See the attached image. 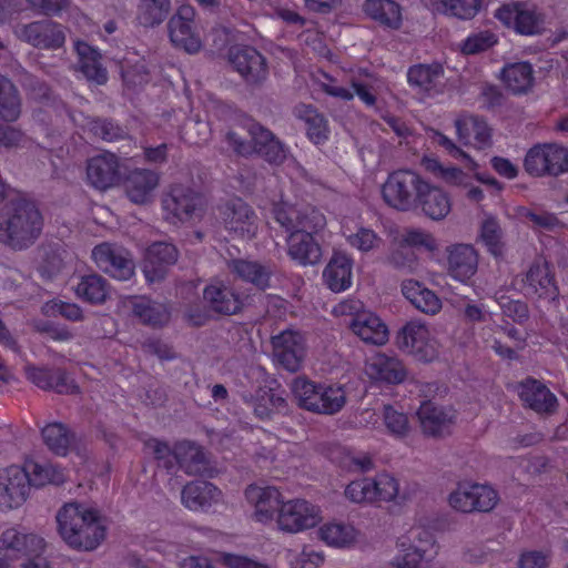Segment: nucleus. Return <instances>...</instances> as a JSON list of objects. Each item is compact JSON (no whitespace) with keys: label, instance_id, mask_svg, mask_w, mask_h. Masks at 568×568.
<instances>
[{"label":"nucleus","instance_id":"17","mask_svg":"<svg viewBox=\"0 0 568 568\" xmlns=\"http://www.w3.org/2000/svg\"><path fill=\"white\" fill-rule=\"evenodd\" d=\"M229 55L234 69L247 83L257 84L266 79V59L255 48L235 45L230 49Z\"/></svg>","mask_w":568,"mask_h":568},{"label":"nucleus","instance_id":"9","mask_svg":"<svg viewBox=\"0 0 568 568\" xmlns=\"http://www.w3.org/2000/svg\"><path fill=\"white\" fill-rule=\"evenodd\" d=\"M169 37L175 48L194 54L202 48V40L195 23V11L190 6H182L168 23Z\"/></svg>","mask_w":568,"mask_h":568},{"label":"nucleus","instance_id":"26","mask_svg":"<svg viewBox=\"0 0 568 568\" xmlns=\"http://www.w3.org/2000/svg\"><path fill=\"white\" fill-rule=\"evenodd\" d=\"M245 497L255 508V517L258 521H267L277 513L280 514L282 499L275 487H260L251 485L245 490Z\"/></svg>","mask_w":568,"mask_h":568},{"label":"nucleus","instance_id":"37","mask_svg":"<svg viewBox=\"0 0 568 568\" xmlns=\"http://www.w3.org/2000/svg\"><path fill=\"white\" fill-rule=\"evenodd\" d=\"M417 416L426 435L442 437L449 432L452 417L443 407L436 406L433 402H424Z\"/></svg>","mask_w":568,"mask_h":568},{"label":"nucleus","instance_id":"59","mask_svg":"<svg viewBox=\"0 0 568 568\" xmlns=\"http://www.w3.org/2000/svg\"><path fill=\"white\" fill-rule=\"evenodd\" d=\"M430 132V140L433 144L442 148L448 155L456 160H460L476 165L473 158L464 150H462L450 138H448L438 130H432Z\"/></svg>","mask_w":568,"mask_h":568},{"label":"nucleus","instance_id":"57","mask_svg":"<svg viewBox=\"0 0 568 568\" xmlns=\"http://www.w3.org/2000/svg\"><path fill=\"white\" fill-rule=\"evenodd\" d=\"M144 448L153 455L159 467L166 470H172L175 467V447L172 449L168 443L150 438L144 443Z\"/></svg>","mask_w":568,"mask_h":568},{"label":"nucleus","instance_id":"41","mask_svg":"<svg viewBox=\"0 0 568 568\" xmlns=\"http://www.w3.org/2000/svg\"><path fill=\"white\" fill-rule=\"evenodd\" d=\"M296 113L305 122L306 136L312 143L322 145L328 140V121L313 105L302 104L296 108Z\"/></svg>","mask_w":568,"mask_h":568},{"label":"nucleus","instance_id":"23","mask_svg":"<svg viewBox=\"0 0 568 568\" xmlns=\"http://www.w3.org/2000/svg\"><path fill=\"white\" fill-rule=\"evenodd\" d=\"M366 375L378 383L397 385L406 379L407 371L404 364L394 356L377 353L365 363Z\"/></svg>","mask_w":568,"mask_h":568},{"label":"nucleus","instance_id":"52","mask_svg":"<svg viewBox=\"0 0 568 568\" xmlns=\"http://www.w3.org/2000/svg\"><path fill=\"white\" fill-rule=\"evenodd\" d=\"M30 487H41L47 484L61 485L64 483L65 477L61 469L51 464H30L28 466Z\"/></svg>","mask_w":568,"mask_h":568},{"label":"nucleus","instance_id":"20","mask_svg":"<svg viewBox=\"0 0 568 568\" xmlns=\"http://www.w3.org/2000/svg\"><path fill=\"white\" fill-rule=\"evenodd\" d=\"M456 135L465 146L484 150L491 144V129L478 115L460 114L455 120Z\"/></svg>","mask_w":568,"mask_h":568},{"label":"nucleus","instance_id":"61","mask_svg":"<svg viewBox=\"0 0 568 568\" xmlns=\"http://www.w3.org/2000/svg\"><path fill=\"white\" fill-rule=\"evenodd\" d=\"M503 237V230L494 216L486 217L480 225V239L487 248H497Z\"/></svg>","mask_w":568,"mask_h":568},{"label":"nucleus","instance_id":"12","mask_svg":"<svg viewBox=\"0 0 568 568\" xmlns=\"http://www.w3.org/2000/svg\"><path fill=\"white\" fill-rule=\"evenodd\" d=\"M202 301L205 310L220 316L239 314L244 307L241 294L219 278H213L205 285Z\"/></svg>","mask_w":568,"mask_h":568},{"label":"nucleus","instance_id":"60","mask_svg":"<svg viewBox=\"0 0 568 568\" xmlns=\"http://www.w3.org/2000/svg\"><path fill=\"white\" fill-rule=\"evenodd\" d=\"M372 481L374 483L375 500L389 501L397 496L398 483L393 476L381 474L372 479Z\"/></svg>","mask_w":568,"mask_h":568},{"label":"nucleus","instance_id":"46","mask_svg":"<svg viewBox=\"0 0 568 568\" xmlns=\"http://www.w3.org/2000/svg\"><path fill=\"white\" fill-rule=\"evenodd\" d=\"M21 113V101L17 88L0 74V118L7 122L16 121Z\"/></svg>","mask_w":568,"mask_h":568},{"label":"nucleus","instance_id":"62","mask_svg":"<svg viewBox=\"0 0 568 568\" xmlns=\"http://www.w3.org/2000/svg\"><path fill=\"white\" fill-rule=\"evenodd\" d=\"M91 131L94 135L104 141L113 142L122 138V129L109 119H98L92 121Z\"/></svg>","mask_w":568,"mask_h":568},{"label":"nucleus","instance_id":"8","mask_svg":"<svg viewBox=\"0 0 568 568\" xmlns=\"http://www.w3.org/2000/svg\"><path fill=\"white\" fill-rule=\"evenodd\" d=\"M87 183L98 191H106L123 181L120 158L111 152L91 156L85 166Z\"/></svg>","mask_w":568,"mask_h":568},{"label":"nucleus","instance_id":"15","mask_svg":"<svg viewBox=\"0 0 568 568\" xmlns=\"http://www.w3.org/2000/svg\"><path fill=\"white\" fill-rule=\"evenodd\" d=\"M320 510L304 499L282 501L277 523L282 530L297 532L312 528L320 521Z\"/></svg>","mask_w":568,"mask_h":568},{"label":"nucleus","instance_id":"5","mask_svg":"<svg viewBox=\"0 0 568 568\" xmlns=\"http://www.w3.org/2000/svg\"><path fill=\"white\" fill-rule=\"evenodd\" d=\"M248 132L252 143L241 139L234 132L227 133V141L237 154L246 156L256 153L268 164L275 166L285 162L290 149L271 130L255 122L251 124Z\"/></svg>","mask_w":568,"mask_h":568},{"label":"nucleus","instance_id":"43","mask_svg":"<svg viewBox=\"0 0 568 568\" xmlns=\"http://www.w3.org/2000/svg\"><path fill=\"white\" fill-rule=\"evenodd\" d=\"M179 251H145L143 273L149 283L163 280L168 267L178 261Z\"/></svg>","mask_w":568,"mask_h":568},{"label":"nucleus","instance_id":"13","mask_svg":"<svg viewBox=\"0 0 568 568\" xmlns=\"http://www.w3.org/2000/svg\"><path fill=\"white\" fill-rule=\"evenodd\" d=\"M225 227L233 237L250 240L257 232V216L241 197L227 201L221 211Z\"/></svg>","mask_w":568,"mask_h":568},{"label":"nucleus","instance_id":"54","mask_svg":"<svg viewBox=\"0 0 568 568\" xmlns=\"http://www.w3.org/2000/svg\"><path fill=\"white\" fill-rule=\"evenodd\" d=\"M318 532L327 545L338 548L348 547L355 540L353 527L343 524L325 525Z\"/></svg>","mask_w":568,"mask_h":568},{"label":"nucleus","instance_id":"2","mask_svg":"<svg viewBox=\"0 0 568 568\" xmlns=\"http://www.w3.org/2000/svg\"><path fill=\"white\" fill-rule=\"evenodd\" d=\"M57 523L63 541L79 551L94 550L105 538L99 511L80 503L65 504L57 514Z\"/></svg>","mask_w":568,"mask_h":568},{"label":"nucleus","instance_id":"51","mask_svg":"<svg viewBox=\"0 0 568 568\" xmlns=\"http://www.w3.org/2000/svg\"><path fill=\"white\" fill-rule=\"evenodd\" d=\"M407 545L430 558L437 554L433 532L423 527L412 528L407 536L398 539V547H406Z\"/></svg>","mask_w":568,"mask_h":568},{"label":"nucleus","instance_id":"45","mask_svg":"<svg viewBox=\"0 0 568 568\" xmlns=\"http://www.w3.org/2000/svg\"><path fill=\"white\" fill-rule=\"evenodd\" d=\"M478 256L477 251H449L448 272L460 281L469 280L477 271Z\"/></svg>","mask_w":568,"mask_h":568},{"label":"nucleus","instance_id":"55","mask_svg":"<svg viewBox=\"0 0 568 568\" xmlns=\"http://www.w3.org/2000/svg\"><path fill=\"white\" fill-rule=\"evenodd\" d=\"M383 419L387 430L395 437L404 438L410 432L409 420L406 414L397 410L392 405L383 408Z\"/></svg>","mask_w":568,"mask_h":568},{"label":"nucleus","instance_id":"7","mask_svg":"<svg viewBox=\"0 0 568 568\" xmlns=\"http://www.w3.org/2000/svg\"><path fill=\"white\" fill-rule=\"evenodd\" d=\"M524 168L531 176H559L568 172V149L557 143L536 144L527 151Z\"/></svg>","mask_w":568,"mask_h":568},{"label":"nucleus","instance_id":"21","mask_svg":"<svg viewBox=\"0 0 568 568\" xmlns=\"http://www.w3.org/2000/svg\"><path fill=\"white\" fill-rule=\"evenodd\" d=\"M22 38L39 49L55 50L65 42L63 27L52 20L33 21L22 29Z\"/></svg>","mask_w":568,"mask_h":568},{"label":"nucleus","instance_id":"29","mask_svg":"<svg viewBox=\"0 0 568 568\" xmlns=\"http://www.w3.org/2000/svg\"><path fill=\"white\" fill-rule=\"evenodd\" d=\"M220 496V489L205 480L191 481L181 491L182 504L190 510H206L219 501Z\"/></svg>","mask_w":568,"mask_h":568},{"label":"nucleus","instance_id":"4","mask_svg":"<svg viewBox=\"0 0 568 568\" xmlns=\"http://www.w3.org/2000/svg\"><path fill=\"white\" fill-rule=\"evenodd\" d=\"M291 388L298 406L312 413L334 415L346 404V393L342 386L317 384L305 377H296Z\"/></svg>","mask_w":568,"mask_h":568},{"label":"nucleus","instance_id":"44","mask_svg":"<svg viewBox=\"0 0 568 568\" xmlns=\"http://www.w3.org/2000/svg\"><path fill=\"white\" fill-rule=\"evenodd\" d=\"M171 0H140L136 7V20L145 28L161 24L169 16Z\"/></svg>","mask_w":568,"mask_h":568},{"label":"nucleus","instance_id":"40","mask_svg":"<svg viewBox=\"0 0 568 568\" xmlns=\"http://www.w3.org/2000/svg\"><path fill=\"white\" fill-rule=\"evenodd\" d=\"M132 313L144 325L161 327L170 320L166 306L149 297H135L132 301Z\"/></svg>","mask_w":568,"mask_h":568},{"label":"nucleus","instance_id":"1","mask_svg":"<svg viewBox=\"0 0 568 568\" xmlns=\"http://www.w3.org/2000/svg\"><path fill=\"white\" fill-rule=\"evenodd\" d=\"M271 215L286 233L287 248H321L316 237L325 229L326 217L302 194L296 193L294 202L281 195L272 203Z\"/></svg>","mask_w":568,"mask_h":568},{"label":"nucleus","instance_id":"38","mask_svg":"<svg viewBox=\"0 0 568 568\" xmlns=\"http://www.w3.org/2000/svg\"><path fill=\"white\" fill-rule=\"evenodd\" d=\"M91 254L97 266L112 277L125 281L133 275L132 260L118 254L116 251H91Z\"/></svg>","mask_w":568,"mask_h":568},{"label":"nucleus","instance_id":"31","mask_svg":"<svg viewBox=\"0 0 568 568\" xmlns=\"http://www.w3.org/2000/svg\"><path fill=\"white\" fill-rule=\"evenodd\" d=\"M416 205L432 220H443L452 210L449 195L440 187L433 186L426 181L418 193Z\"/></svg>","mask_w":568,"mask_h":568},{"label":"nucleus","instance_id":"34","mask_svg":"<svg viewBox=\"0 0 568 568\" xmlns=\"http://www.w3.org/2000/svg\"><path fill=\"white\" fill-rule=\"evenodd\" d=\"M158 183L159 176L155 172L148 169H135L125 178V193L131 202L144 204L149 202Z\"/></svg>","mask_w":568,"mask_h":568},{"label":"nucleus","instance_id":"28","mask_svg":"<svg viewBox=\"0 0 568 568\" xmlns=\"http://www.w3.org/2000/svg\"><path fill=\"white\" fill-rule=\"evenodd\" d=\"M525 285L527 295H536L539 298L549 300H555L558 296V288L546 260L536 261L530 266L526 274Z\"/></svg>","mask_w":568,"mask_h":568},{"label":"nucleus","instance_id":"32","mask_svg":"<svg viewBox=\"0 0 568 568\" xmlns=\"http://www.w3.org/2000/svg\"><path fill=\"white\" fill-rule=\"evenodd\" d=\"M353 260L341 251H335L326 265L323 277L333 292H343L352 284Z\"/></svg>","mask_w":568,"mask_h":568},{"label":"nucleus","instance_id":"64","mask_svg":"<svg viewBox=\"0 0 568 568\" xmlns=\"http://www.w3.org/2000/svg\"><path fill=\"white\" fill-rule=\"evenodd\" d=\"M399 548L403 555L395 557L392 561V565L396 568H418L422 561H429L432 559L419 551L417 552V550L409 547V545Z\"/></svg>","mask_w":568,"mask_h":568},{"label":"nucleus","instance_id":"11","mask_svg":"<svg viewBox=\"0 0 568 568\" xmlns=\"http://www.w3.org/2000/svg\"><path fill=\"white\" fill-rule=\"evenodd\" d=\"M164 219L171 224H179L190 220L201 204L197 192L181 184L171 185L162 196Z\"/></svg>","mask_w":568,"mask_h":568},{"label":"nucleus","instance_id":"16","mask_svg":"<svg viewBox=\"0 0 568 568\" xmlns=\"http://www.w3.org/2000/svg\"><path fill=\"white\" fill-rule=\"evenodd\" d=\"M497 503L496 491L485 485L459 486L449 496L453 508L463 511H490Z\"/></svg>","mask_w":568,"mask_h":568},{"label":"nucleus","instance_id":"30","mask_svg":"<svg viewBox=\"0 0 568 568\" xmlns=\"http://www.w3.org/2000/svg\"><path fill=\"white\" fill-rule=\"evenodd\" d=\"M362 9L385 29L398 30L403 24V9L395 0H365Z\"/></svg>","mask_w":568,"mask_h":568},{"label":"nucleus","instance_id":"49","mask_svg":"<svg viewBox=\"0 0 568 568\" xmlns=\"http://www.w3.org/2000/svg\"><path fill=\"white\" fill-rule=\"evenodd\" d=\"M342 233L352 248H378L383 242L373 229L363 225H356L352 230L347 224H343Z\"/></svg>","mask_w":568,"mask_h":568},{"label":"nucleus","instance_id":"24","mask_svg":"<svg viewBox=\"0 0 568 568\" xmlns=\"http://www.w3.org/2000/svg\"><path fill=\"white\" fill-rule=\"evenodd\" d=\"M444 68L439 63L413 64L407 70V83L424 98H433L440 93V80Z\"/></svg>","mask_w":568,"mask_h":568},{"label":"nucleus","instance_id":"22","mask_svg":"<svg viewBox=\"0 0 568 568\" xmlns=\"http://www.w3.org/2000/svg\"><path fill=\"white\" fill-rule=\"evenodd\" d=\"M429 332L427 327L417 321L407 322L402 326L396 336L395 345L404 353L415 355L420 361L429 357Z\"/></svg>","mask_w":568,"mask_h":568},{"label":"nucleus","instance_id":"14","mask_svg":"<svg viewBox=\"0 0 568 568\" xmlns=\"http://www.w3.org/2000/svg\"><path fill=\"white\" fill-rule=\"evenodd\" d=\"M30 490L29 471L12 465L0 470V508L12 509L23 504Z\"/></svg>","mask_w":568,"mask_h":568},{"label":"nucleus","instance_id":"36","mask_svg":"<svg viewBox=\"0 0 568 568\" xmlns=\"http://www.w3.org/2000/svg\"><path fill=\"white\" fill-rule=\"evenodd\" d=\"M175 465L191 476L204 475L207 470V460L202 448L187 440L175 445Z\"/></svg>","mask_w":568,"mask_h":568},{"label":"nucleus","instance_id":"50","mask_svg":"<svg viewBox=\"0 0 568 568\" xmlns=\"http://www.w3.org/2000/svg\"><path fill=\"white\" fill-rule=\"evenodd\" d=\"M285 399L276 395L272 388H258L251 398L254 415L260 419L271 418L274 409L284 406Z\"/></svg>","mask_w":568,"mask_h":568},{"label":"nucleus","instance_id":"47","mask_svg":"<svg viewBox=\"0 0 568 568\" xmlns=\"http://www.w3.org/2000/svg\"><path fill=\"white\" fill-rule=\"evenodd\" d=\"M75 294L90 304H102L108 297L106 281L97 274L83 276L75 287Z\"/></svg>","mask_w":568,"mask_h":568},{"label":"nucleus","instance_id":"6","mask_svg":"<svg viewBox=\"0 0 568 568\" xmlns=\"http://www.w3.org/2000/svg\"><path fill=\"white\" fill-rule=\"evenodd\" d=\"M424 180L412 170H396L388 174L382 185L384 202L398 211H409L416 206Z\"/></svg>","mask_w":568,"mask_h":568},{"label":"nucleus","instance_id":"27","mask_svg":"<svg viewBox=\"0 0 568 568\" xmlns=\"http://www.w3.org/2000/svg\"><path fill=\"white\" fill-rule=\"evenodd\" d=\"M226 266L229 272L235 277L251 283L260 291H265L270 287L273 271L268 265L256 261L230 258L226 261Z\"/></svg>","mask_w":568,"mask_h":568},{"label":"nucleus","instance_id":"58","mask_svg":"<svg viewBox=\"0 0 568 568\" xmlns=\"http://www.w3.org/2000/svg\"><path fill=\"white\" fill-rule=\"evenodd\" d=\"M446 14L462 20L474 18L480 9L481 0H440Z\"/></svg>","mask_w":568,"mask_h":568},{"label":"nucleus","instance_id":"42","mask_svg":"<svg viewBox=\"0 0 568 568\" xmlns=\"http://www.w3.org/2000/svg\"><path fill=\"white\" fill-rule=\"evenodd\" d=\"M501 80L514 94L526 93L534 84V70L529 62H516L504 67Z\"/></svg>","mask_w":568,"mask_h":568},{"label":"nucleus","instance_id":"56","mask_svg":"<svg viewBox=\"0 0 568 568\" xmlns=\"http://www.w3.org/2000/svg\"><path fill=\"white\" fill-rule=\"evenodd\" d=\"M498 38L497 36L489 31H479L475 33H470L462 43V52L464 54H477L484 51L489 50L495 44H497Z\"/></svg>","mask_w":568,"mask_h":568},{"label":"nucleus","instance_id":"25","mask_svg":"<svg viewBox=\"0 0 568 568\" xmlns=\"http://www.w3.org/2000/svg\"><path fill=\"white\" fill-rule=\"evenodd\" d=\"M523 403L539 414H552L558 405L556 396L541 382L528 377L518 385Z\"/></svg>","mask_w":568,"mask_h":568},{"label":"nucleus","instance_id":"10","mask_svg":"<svg viewBox=\"0 0 568 568\" xmlns=\"http://www.w3.org/2000/svg\"><path fill=\"white\" fill-rule=\"evenodd\" d=\"M495 17L505 27L520 36H535L542 30L541 13L529 8L525 2L504 3L496 10Z\"/></svg>","mask_w":568,"mask_h":568},{"label":"nucleus","instance_id":"33","mask_svg":"<svg viewBox=\"0 0 568 568\" xmlns=\"http://www.w3.org/2000/svg\"><path fill=\"white\" fill-rule=\"evenodd\" d=\"M349 328L365 343L383 345L388 341L387 326L371 312H362L353 317Z\"/></svg>","mask_w":568,"mask_h":568},{"label":"nucleus","instance_id":"48","mask_svg":"<svg viewBox=\"0 0 568 568\" xmlns=\"http://www.w3.org/2000/svg\"><path fill=\"white\" fill-rule=\"evenodd\" d=\"M352 87L354 92L344 87H338L331 83H322V90L327 95L338 98L344 101H351L354 99V94H356L358 99L367 106H373L376 103V95L365 83L353 81Z\"/></svg>","mask_w":568,"mask_h":568},{"label":"nucleus","instance_id":"39","mask_svg":"<svg viewBox=\"0 0 568 568\" xmlns=\"http://www.w3.org/2000/svg\"><path fill=\"white\" fill-rule=\"evenodd\" d=\"M41 435L47 447L59 456H65L75 447L78 437L67 425L51 423L42 428Z\"/></svg>","mask_w":568,"mask_h":568},{"label":"nucleus","instance_id":"63","mask_svg":"<svg viewBox=\"0 0 568 568\" xmlns=\"http://www.w3.org/2000/svg\"><path fill=\"white\" fill-rule=\"evenodd\" d=\"M30 7L47 17L61 16L70 6V0H26Z\"/></svg>","mask_w":568,"mask_h":568},{"label":"nucleus","instance_id":"35","mask_svg":"<svg viewBox=\"0 0 568 568\" xmlns=\"http://www.w3.org/2000/svg\"><path fill=\"white\" fill-rule=\"evenodd\" d=\"M79 55V69L83 75L97 84L108 82V71L101 63V53L84 41L78 40L74 44Z\"/></svg>","mask_w":568,"mask_h":568},{"label":"nucleus","instance_id":"3","mask_svg":"<svg viewBox=\"0 0 568 568\" xmlns=\"http://www.w3.org/2000/svg\"><path fill=\"white\" fill-rule=\"evenodd\" d=\"M42 226L39 209L23 196L7 200L0 210V242L4 245L32 244L41 234Z\"/></svg>","mask_w":568,"mask_h":568},{"label":"nucleus","instance_id":"18","mask_svg":"<svg viewBox=\"0 0 568 568\" xmlns=\"http://www.w3.org/2000/svg\"><path fill=\"white\" fill-rule=\"evenodd\" d=\"M273 355L277 363L291 373L302 367L305 348L302 336L293 331H284L272 337Z\"/></svg>","mask_w":568,"mask_h":568},{"label":"nucleus","instance_id":"19","mask_svg":"<svg viewBox=\"0 0 568 568\" xmlns=\"http://www.w3.org/2000/svg\"><path fill=\"white\" fill-rule=\"evenodd\" d=\"M43 547L42 538L14 527L6 529L0 536V552L10 559L30 558L41 552Z\"/></svg>","mask_w":568,"mask_h":568},{"label":"nucleus","instance_id":"53","mask_svg":"<svg viewBox=\"0 0 568 568\" xmlns=\"http://www.w3.org/2000/svg\"><path fill=\"white\" fill-rule=\"evenodd\" d=\"M495 300L498 303L501 313L511 318L515 323L523 325L528 322L530 312L528 305L520 300H513L504 291L495 293Z\"/></svg>","mask_w":568,"mask_h":568}]
</instances>
